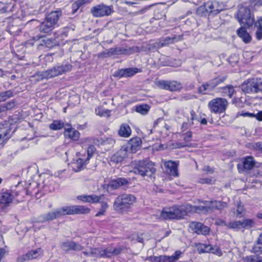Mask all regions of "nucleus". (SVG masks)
Masks as SVG:
<instances>
[{
	"label": "nucleus",
	"instance_id": "12",
	"mask_svg": "<svg viewBox=\"0 0 262 262\" xmlns=\"http://www.w3.org/2000/svg\"><path fill=\"white\" fill-rule=\"evenodd\" d=\"M160 216L164 220L180 219L177 206L164 208Z\"/></svg>",
	"mask_w": 262,
	"mask_h": 262
},
{
	"label": "nucleus",
	"instance_id": "2",
	"mask_svg": "<svg viewBox=\"0 0 262 262\" xmlns=\"http://www.w3.org/2000/svg\"><path fill=\"white\" fill-rule=\"evenodd\" d=\"M224 9V5L216 1H208L200 6L196 10V13L201 16L215 15Z\"/></svg>",
	"mask_w": 262,
	"mask_h": 262
},
{
	"label": "nucleus",
	"instance_id": "47",
	"mask_svg": "<svg viewBox=\"0 0 262 262\" xmlns=\"http://www.w3.org/2000/svg\"><path fill=\"white\" fill-rule=\"evenodd\" d=\"M252 174L256 177H262V164L254 167L252 171Z\"/></svg>",
	"mask_w": 262,
	"mask_h": 262
},
{
	"label": "nucleus",
	"instance_id": "46",
	"mask_svg": "<svg viewBox=\"0 0 262 262\" xmlns=\"http://www.w3.org/2000/svg\"><path fill=\"white\" fill-rule=\"evenodd\" d=\"M108 204L107 203L103 202L101 203V207L99 211L96 214V216H99L103 215L106 209L108 208Z\"/></svg>",
	"mask_w": 262,
	"mask_h": 262
},
{
	"label": "nucleus",
	"instance_id": "29",
	"mask_svg": "<svg viewBox=\"0 0 262 262\" xmlns=\"http://www.w3.org/2000/svg\"><path fill=\"white\" fill-rule=\"evenodd\" d=\"M132 129L126 123L122 124L118 130V135L120 137L128 138L131 135Z\"/></svg>",
	"mask_w": 262,
	"mask_h": 262
},
{
	"label": "nucleus",
	"instance_id": "18",
	"mask_svg": "<svg viewBox=\"0 0 262 262\" xmlns=\"http://www.w3.org/2000/svg\"><path fill=\"white\" fill-rule=\"evenodd\" d=\"M111 51H112V54L114 55H130L134 53L139 52L140 51V50L138 47L134 46L132 48L120 47L114 49H111Z\"/></svg>",
	"mask_w": 262,
	"mask_h": 262
},
{
	"label": "nucleus",
	"instance_id": "48",
	"mask_svg": "<svg viewBox=\"0 0 262 262\" xmlns=\"http://www.w3.org/2000/svg\"><path fill=\"white\" fill-rule=\"evenodd\" d=\"M72 241H66L63 242L61 245V248L66 251H69L72 250Z\"/></svg>",
	"mask_w": 262,
	"mask_h": 262
},
{
	"label": "nucleus",
	"instance_id": "1",
	"mask_svg": "<svg viewBox=\"0 0 262 262\" xmlns=\"http://www.w3.org/2000/svg\"><path fill=\"white\" fill-rule=\"evenodd\" d=\"M133 171L142 177H153L156 172L155 164L149 160H141L135 162Z\"/></svg>",
	"mask_w": 262,
	"mask_h": 262
},
{
	"label": "nucleus",
	"instance_id": "13",
	"mask_svg": "<svg viewBox=\"0 0 262 262\" xmlns=\"http://www.w3.org/2000/svg\"><path fill=\"white\" fill-rule=\"evenodd\" d=\"M182 252L180 250L176 251L174 254L171 256L160 255L150 258L155 262H176L180 257Z\"/></svg>",
	"mask_w": 262,
	"mask_h": 262
},
{
	"label": "nucleus",
	"instance_id": "9",
	"mask_svg": "<svg viewBox=\"0 0 262 262\" xmlns=\"http://www.w3.org/2000/svg\"><path fill=\"white\" fill-rule=\"evenodd\" d=\"M155 83L159 89L171 92L180 91L183 88L181 82L174 80L168 81L156 79L155 81Z\"/></svg>",
	"mask_w": 262,
	"mask_h": 262
},
{
	"label": "nucleus",
	"instance_id": "61",
	"mask_svg": "<svg viewBox=\"0 0 262 262\" xmlns=\"http://www.w3.org/2000/svg\"><path fill=\"white\" fill-rule=\"evenodd\" d=\"M81 6V3L75 2L72 5V13L75 14Z\"/></svg>",
	"mask_w": 262,
	"mask_h": 262
},
{
	"label": "nucleus",
	"instance_id": "11",
	"mask_svg": "<svg viewBox=\"0 0 262 262\" xmlns=\"http://www.w3.org/2000/svg\"><path fill=\"white\" fill-rule=\"evenodd\" d=\"M228 105V101L221 98L213 99L208 103V107L211 112L222 113L225 111Z\"/></svg>",
	"mask_w": 262,
	"mask_h": 262
},
{
	"label": "nucleus",
	"instance_id": "36",
	"mask_svg": "<svg viewBox=\"0 0 262 262\" xmlns=\"http://www.w3.org/2000/svg\"><path fill=\"white\" fill-rule=\"evenodd\" d=\"M206 203L210 207V213L211 212L213 209H220L223 207V204L220 201H206Z\"/></svg>",
	"mask_w": 262,
	"mask_h": 262
},
{
	"label": "nucleus",
	"instance_id": "63",
	"mask_svg": "<svg viewBox=\"0 0 262 262\" xmlns=\"http://www.w3.org/2000/svg\"><path fill=\"white\" fill-rule=\"evenodd\" d=\"M100 248H91L90 249V254L92 256H98L99 254H100Z\"/></svg>",
	"mask_w": 262,
	"mask_h": 262
},
{
	"label": "nucleus",
	"instance_id": "43",
	"mask_svg": "<svg viewBox=\"0 0 262 262\" xmlns=\"http://www.w3.org/2000/svg\"><path fill=\"white\" fill-rule=\"evenodd\" d=\"M15 106L14 101H10L6 104L0 105V112H5L7 110H11Z\"/></svg>",
	"mask_w": 262,
	"mask_h": 262
},
{
	"label": "nucleus",
	"instance_id": "24",
	"mask_svg": "<svg viewBox=\"0 0 262 262\" xmlns=\"http://www.w3.org/2000/svg\"><path fill=\"white\" fill-rule=\"evenodd\" d=\"M9 123L5 122V123L0 124V130L2 133L0 134V145H3L5 140H7L9 137H8V134L10 133V129L9 128Z\"/></svg>",
	"mask_w": 262,
	"mask_h": 262
},
{
	"label": "nucleus",
	"instance_id": "56",
	"mask_svg": "<svg viewBox=\"0 0 262 262\" xmlns=\"http://www.w3.org/2000/svg\"><path fill=\"white\" fill-rule=\"evenodd\" d=\"M83 249V247L80 244L72 241V250L81 251Z\"/></svg>",
	"mask_w": 262,
	"mask_h": 262
},
{
	"label": "nucleus",
	"instance_id": "27",
	"mask_svg": "<svg viewBox=\"0 0 262 262\" xmlns=\"http://www.w3.org/2000/svg\"><path fill=\"white\" fill-rule=\"evenodd\" d=\"M246 27L242 26L236 32L238 36L242 39V40L246 43H249L252 39V37L249 33L247 31Z\"/></svg>",
	"mask_w": 262,
	"mask_h": 262
},
{
	"label": "nucleus",
	"instance_id": "17",
	"mask_svg": "<svg viewBox=\"0 0 262 262\" xmlns=\"http://www.w3.org/2000/svg\"><path fill=\"white\" fill-rule=\"evenodd\" d=\"M190 228L198 234L206 235L209 233L210 229L203 223L192 222L189 224Z\"/></svg>",
	"mask_w": 262,
	"mask_h": 262
},
{
	"label": "nucleus",
	"instance_id": "28",
	"mask_svg": "<svg viewBox=\"0 0 262 262\" xmlns=\"http://www.w3.org/2000/svg\"><path fill=\"white\" fill-rule=\"evenodd\" d=\"M128 183V181L124 178H117L112 180L108 184V187L113 189H117L122 186H124Z\"/></svg>",
	"mask_w": 262,
	"mask_h": 262
},
{
	"label": "nucleus",
	"instance_id": "32",
	"mask_svg": "<svg viewBox=\"0 0 262 262\" xmlns=\"http://www.w3.org/2000/svg\"><path fill=\"white\" fill-rule=\"evenodd\" d=\"M13 199V195L8 192L2 193L0 195V203L9 205Z\"/></svg>",
	"mask_w": 262,
	"mask_h": 262
},
{
	"label": "nucleus",
	"instance_id": "8",
	"mask_svg": "<svg viewBox=\"0 0 262 262\" xmlns=\"http://www.w3.org/2000/svg\"><path fill=\"white\" fill-rule=\"evenodd\" d=\"M242 89L247 93L262 92V80L255 78L248 79L242 84Z\"/></svg>",
	"mask_w": 262,
	"mask_h": 262
},
{
	"label": "nucleus",
	"instance_id": "6",
	"mask_svg": "<svg viewBox=\"0 0 262 262\" xmlns=\"http://www.w3.org/2000/svg\"><path fill=\"white\" fill-rule=\"evenodd\" d=\"M72 67V66L70 64L57 66L54 67L52 69L40 72L39 75L42 79H48L61 75L68 71H70L71 70Z\"/></svg>",
	"mask_w": 262,
	"mask_h": 262
},
{
	"label": "nucleus",
	"instance_id": "34",
	"mask_svg": "<svg viewBox=\"0 0 262 262\" xmlns=\"http://www.w3.org/2000/svg\"><path fill=\"white\" fill-rule=\"evenodd\" d=\"M204 205L194 206V212L210 213V207L206 203V201L202 202Z\"/></svg>",
	"mask_w": 262,
	"mask_h": 262
},
{
	"label": "nucleus",
	"instance_id": "20",
	"mask_svg": "<svg viewBox=\"0 0 262 262\" xmlns=\"http://www.w3.org/2000/svg\"><path fill=\"white\" fill-rule=\"evenodd\" d=\"M178 165L179 162L177 161H165L164 162V166L166 172L170 176L178 177L179 174L178 170Z\"/></svg>",
	"mask_w": 262,
	"mask_h": 262
},
{
	"label": "nucleus",
	"instance_id": "59",
	"mask_svg": "<svg viewBox=\"0 0 262 262\" xmlns=\"http://www.w3.org/2000/svg\"><path fill=\"white\" fill-rule=\"evenodd\" d=\"M114 75V76L118 77L119 78L123 77H126L124 69H120V70L117 71L116 72H115Z\"/></svg>",
	"mask_w": 262,
	"mask_h": 262
},
{
	"label": "nucleus",
	"instance_id": "40",
	"mask_svg": "<svg viewBox=\"0 0 262 262\" xmlns=\"http://www.w3.org/2000/svg\"><path fill=\"white\" fill-rule=\"evenodd\" d=\"M13 96V92L11 90L3 92L0 93V102L4 101Z\"/></svg>",
	"mask_w": 262,
	"mask_h": 262
},
{
	"label": "nucleus",
	"instance_id": "15",
	"mask_svg": "<svg viewBox=\"0 0 262 262\" xmlns=\"http://www.w3.org/2000/svg\"><path fill=\"white\" fill-rule=\"evenodd\" d=\"M59 217L60 215L58 209L57 208L52 212H48L38 216L36 219V222L45 223L46 222L53 221Z\"/></svg>",
	"mask_w": 262,
	"mask_h": 262
},
{
	"label": "nucleus",
	"instance_id": "57",
	"mask_svg": "<svg viewBox=\"0 0 262 262\" xmlns=\"http://www.w3.org/2000/svg\"><path fill=\"white\" fill-rule=\"evenodd\" d=\"M192 136V132L190 131L187 132L183 135V140L186 142H189L191 141V138Z\"/></svg>",
	"mask_w": 262,
	"mask_h": 262
},
{
	"label": "nucleus",
	"instance_id": "53",
	"mask_svg": "<svg viewBox=\"0 0 262 262\" xmlns=\"http://www.w3.org/2000/svg\"><path fill=\"white\" fill-rule=\"evenodd\" d=\"M100 254H99L98 257H110V251H109V248L102 249L100 248Z\"/></svg>",
	"mask_w": 262,
	"mask_h": 262
},
{
	"label": "nucleus",
	"instance_id": "44",
	"mask_svg": "<svg viewBox=\"0 0 262 262\" xmlns=\"http://www.w3.org/2000/svg\"><path fill=\"white\" fill-rule=\"evenodd\" d=\"M43 42L45 46L48 48H52L57 45V41L55 39L52 38L43 40Z\"/></svg>",
	"mask_w": 262,
	"mask_h": 262
},
{
	"label": "nucleus",
	"instance_id": "16",
	"mask_svg": "<svg viewBox=\"0 0 262 262\" xmlns=\"http://www.w3.org/2000/svg\"><path fill=\"white\" fill-rule=\"evenodd\" d=\"M256 162L252 156H247L244 158L242 163L237 165L238 169L242 168L243 171H248L253 169L255 167Z\"/></svg>",
	"mask_w": 262,
	"mask_h": 262
},
{
	"label": "nucleus",
	"instance_id": "30",
	"mask_svg": "<svg viewBox=\"0 0 262 262\" xmlns=\"http://www.w3.org/2000/svg\"><path fill=\"white\" fill-rule=\"evenodd\" d=\"M254 27L256 28L255 36L258 40L262 39V17H257L256 20L254 23Z\"/></svg>",
	"mask_w": 262,
	"mask_h": 262
},
{
	"label": "nucleus",
	"instance_id": "25",
	"mask_svg": "<svg viewBox=\"0 0 262 262\" xmlns=\"http://www.w3.org/2000/svg\"><path fill=\"white\" fill-rule=\"evenodd\" d=\"M88 161V160H85V157L79 158L74 161L71 164V167L74 171L79 172L83 168Z\"/></svg>",
	"mask_w": 262,
	"mask_h": 262
},
{
	"label": "nucleus",
	"instance_id": "10",
	"mask_svg": "<svg viewBox=\"0 0 262 262\" xmlns=\"http://www.w3.org/2000/svg\"><path fill=\"white\" fill-rule=\"evenodd\" d=\"M114 12L113 6H107L100 4L93 7L91 12L93 16L96 17H101L109 16Z\"/></svg>",
	"mask_w": 262,
	"mask_h": 262
},
{
	"label": "nucleus",
	"instance_id": "58",
	"mask_svg": "<svg viewBox=\"0 0 262 262\" xmlns=\"http://www.w3.org/2000/svg\"><path fill=\"white\" fill-rule=\"evenodd\" d=\"M213 182L214 180L210 178H203L199 179V182L201 184H211Z\"/></svg>",
	"mask_w": 262,
	"mask_h": 262
},
{
	"label": "nucleus",
	"instance_id": "49",
	"mask_svg": "<svg viewBox=\"0 0 262 262\" xmlns=\"http://www.w3.org/2000/svg\"><path fill=\"white\" fill-rule=\"evenodd\" d=\"M96 151V148L93 145H89L87 149V157L85 158V160H88L90 159L93 156V154Z\"/></svg>",
	"mask_w": 262,
	"mask_h": 262
},
{
	"label": "nucleus",
	"instance_id": "50",
	"mask_svg": "<svg viewBox=\"0 0 262 262\" xmlns=\"http://www.w3.org/2000/svg\"><path fill=\"white\" fill-rule=\"evenodd\" d=\"M101 144L108 147L113 146L115 143V141L112 138H106L105 139H101Z\"/></svg>",
	"mask_w": 262,
	"mask_h": 262
},
{
	"label": "nucleus",
	"instance_id": "62",
	"mask_svg": "<svg viewBox=\"0 0 262 262\" xmlns=\"http://www.w3.org/2000/svg\"><path fill=\"white\" fill-rule=\"evenodd\" d=\"M208 82L209 84L210 90L213 89L215 87L219 85V82L217 81V80H216L215 78L210 80Z\"/></svg>",
	"mask_w": 262,
	"mask_h": 262
},
{
	"label": "nucleus",
	"instance_id": "22",
	"mask_svg": "<svg viewBox=\"0 0 262 262\" xmlns=\"http://www.w3.org/2000/svg\"><path fill=\"white\" fill-rule=\"evenodd\" d=\"M178 213L180 218L182 219L188 213L194 212V206L189 204H184L183 205L177 206Z\"/></svg>",
	"mask_w": 262,
	"mask_h": 262
},
{
	"label": "nucleus",
	"instance_id": "31",
	"mask_svg": "<svg viewBox=\"0 0 262 262\" xmlns=\"http://www.w3.org/2000/svg\"><path fill=\"white\" fill-rule=\"evenodd\" d=\"M129 144L130 150L133 152H135L141 148L142 140L139 137H135L130 139Z\"/></svg>",
	"mask_w": 262,
	"mask_h": 262
},
{
	"label": "nucleus",
	"instance_id": "45",
	"mask_svg": "<svg viewBox=\"0 0 262 262\" xmlns=\"http://www.w3.org/2000/svg\"><path fill=\"white\" fill-rule=\"evenodd\" d=\"M241 222L242 229L250 228L253 226V221L251 219L243 220Z\"/></svg>",
	"mask_w": 262,
	"mask_h": 262
},
{
	"label": "nucleus",
	"instance_id": "5",
	"mask_svg": "<svg viewBox=\"0 0 262 262\" xmlns=\"http://www.w3.org/2000/svg\"><path fill=\"white\" fill-rule=\"evenodd\" d=\"M136 201L133 194L123 193L118 196L114 203V208L116 211L125 210L129 208Z\"/></svg>",
	"mask_w": 262,
	"mask_h": 262
},
{
	"label": "nucleus",
	"instance_id": "35",
	"mask_svg": "<svg viewBox=\"0 0 262 262\" xmlns=\"http://www.w3.org/2000/svg\"><path fill=\"white\" fill-rule=\"evenodd\" d=\"M14 6V4L13 3L5 4L0 1V12L2 13L11 12Z\"/></svg>",
	"mask_w": 262,
	"mask_h": 262
},
{
	"label": "nucleus",
	"instance_id": "26",
	"mask_svg": "<svg viewBox=\"0 0 262 262\" xmlns=\"http://www.w3.org/2000/svg\"><path fill=\"white\" fill-rule=\"evenodd\" d=\"M127 154L126 150L121 149L111 157V162L114 164H117L121 162L124 158L126 157Z\"/></svg>",
	"mask_w": 262,
	"mask_h": 262
},
{
	"label": "nucleus",
	"instance_id": "14",
	"mask_svg": "<svg viewBox=\"0 0 262 262\" xmlns=\"http://www.w3.org/2000/svg\"><path fill=\"white\" fill-rule=\"evenodd\" d=\"M43 250L39 248L35 250H32L26 254L17 258V260L20 262H24L26 260H29L37 258L43 255Z\"/></svg>",
	"mask_w": 262,
	"mask_h": 262
},
{
	"label": "nucleus",
	"instance_id": "37",
	"mask_svg": "<svg viewBox=\"0 0 262 262\" xmlns=\"http://www.w3.org/2000/svg\"><path fill=\"white\" fill-rule=\"evenodd\" d=\"M64 126V123L61 120H54L49 125L51 129L54 130H59Z\"/></svg>",
	"mask_w": 262,
	"mask_h": 262
},
{
	"label": "nucleus",
	"instance_id": "21",
	"mask_svg": "<svg viewBox=\"0 0 262 262\" xmlns=\"http://www.w3.org/2000/svg\"><path fill=\"white\" fill-rule=\"evenodd\" d=\"M102 196V195L97 196L95 194H82L77 196V198L78 200L82 201L83 202L96 203L100 201Z\"/></svg>",
	"mask_w": 262,
	"mask_h": 262
},
{
	"label": "nucleus",
	"instance_id": "33",
	"mask_svg": "<svg viewBox=\"0 0 262 262\" xmlns=\"http://www.w3.org/2000/svg\"><path fill=\"white\" fill-rule=\"evenodd\" d=\"M196 246L199 253H209L212 249V245L210 244L199 243Z\"/></svg>",
	"mask_w": 262,
	"mask_h": 262
},
{
	"label": "nucleus",
	"instance_id": "38",
	"mask_svg": "<svg viewBox=\"0 0 262 262\" xmlns=\"http://www.w3.org/2000/svg\"><path fill=\"white\" fill-rule=\"evenodd\" d=\"M243 260L244 262H262V257L252 255L246 256Z\"/></svg>",
	"mask_w": 262,
	"mask_h": 262
},
{
	"label": "nucleus",
	"instance_id": "39",
	"mask_svg": "<svg viewBox=\"0 0 262 262\" xmlns=\"http://www.w3.org/2000/svg\"><path fill=\"white\" fill-rule=\"evenodd\" d=\"M150 107L148 105L144 104L138 105L136 107V111L142 115H146L149 110Z\"/></svg>",
	"mask_w": 262,
	"mask_h": 262
},
{
	"label": "nucleus",
	"instance_id": "60",
	"mask_svg": "<svg viewBox=\"0 0 262 262\" xmlns=\"http://www.w3.org/2000/svg\"><path fill=\"white\" fill-rule=\"evenodd\" d=\"M210 253L216 254L218 256L222 255V252L221 250L217 246L213 247L212 246V249H211Z\"/></svg>",
	"mask_w": 262,
	"mask_h": 262
},
{
	"label": "nucleus",
	"instance_id": "64",
	"mask_svg": "<svg viewBox=\"0 0 262 262\" xmlns=\"http://www.w3.org/2000/svg\"><path fill=\"white\" fill-rule=\"evenodd\" d=\"M207 90H211L210 89V85H209V84L208 82H207L206 83L203 84L199 88V90H200V92H204L205 91H206Z\"/></svg>",
	"mask_w": 262,
	"mask_h": 262
},
{
	"label": "nucleus",
	"instance_id": "52",
	"mask_svg": "<svg viewBox=\"0 0 262 262\" xmlns=\"http://www.w3.org/2000/svg\"><path fill=\"white\" fill-rule=\"evenodd\" d=\"M126 77H131L138 72L137 68H127L124 69Z\"/></svg>",
	"mask_w": 262,
	"mask_h": 262
},
{
	"label": "nucleus",
	"instance_id": "3",
	"mask_svg": "<svg viewBox=\"0 0 262 262\" xmlns=\"http://www.w3.org/2000/svg\"><path fill=\"white\" fill-rule=\"evenodd\" d=\"M234 17L240 24L243 25L247 28L250 29L253 26L254 16L250 9L247 7H239Z\"/></svg>",
	"mask_w": 262,
	"mask_h": 262
},
{
	"label": "nucleus",
	"instance_id": "51",
	"mask_svg": "<svg viewBox=\"0 0 262 262\" xmlns=\"http://www.w3.org/2000/svg\"><path fill=\"white\" fill-rule=\"evenodd\" d=\"M123 249L121 247H118L114 248H109L110 251V257L112 255H117L122 252Z\"/></svg>",
	"mask_w": 262,
	"mask_h": 262
},
{
	"label": "nucleus",
	"instance_id": "19",
	"mask_svg": "<svg viewBox=\"0 0 262 262\" xmlns=\"http://www.w3.org/2000/svg\"><path fill=\"white\" fill-rule=\"evenodd\" d=\"M182 39V36L181 35L177 36L174 35H172L171 37H166L160 40L159 42H156L155 47L161 48L178 42Z\"/></svg>",
	"mask_w": 262,
	"mask_h": 262
},
{
	"label": "nucleus",
	"instance_id": "54",
	"mask_svg": "<svg viewBox=\"0 0 262 262\" xmlns=\"http://www.w3.org/2000/svg\"><path fill=\"white\" fill-rule=\"evenodd\" d=\"M236 214L237 216L241 217L243 213L245 211L244 206L241 203H238L237 205Z\"/></svg>",
	"mask_w": 262,
	"mask_h": 262
},
{
	"label": "nucleus",
	"instance_id": "41",
	"mask_svg": "<svg viewBox=\"0 0 262 262\" xmlns=\"http://www.w3.org/2000/svg\"><path fill=\"white\" fill-rule=\"evenodd\" d=\"M252 251L254 253L262 254V242L257 239L253 247Z\"/></svg>",
	"mask_w": 262,
	"mask_h": 262
},
{
	"label": "nucleus",
	"instance_id": "23",
	"mask_svg": "<svg viewBox=\"0 0 262 262\" xmlns=\"http://www.w3.org/2000/svg\"><path fill=\"white\" fill-rule=\"evenodd\" d=\"M64 135L73 141H77L80 137V133L74 128L70 127L64 129Z\"/></svg>",
	"mask_w": 262,
	"mask_h": 262
},
{
	"label": "nucleus",
	"instance_id": "4",
	"mask_svg": "<svg viewBox=\"0 0 262 262\" xmlns=\"http://www.w3.org/2000/svg\"><path fill=\"white\" fill-rule=\"evenodd\" d=\"M60 10L52 11L45 18L43 22L40 24L39 29L40 32L49 33L53 30L57 24L59 18L61 16Z\"/></svg>",
	"mask_w": 262,
	"mask_h": 262
},
{
	"label": "nucleus",
	"instance_id": "7",
	"mask_svg": "<svg viewBox=\"0 0 262 262\" xmlns=\"http://www.w3.org/2000/svg\"><path fill=\"white\" fill-rule=\"evenodd\" d=\"M60 217L66 215H73L78 214H88L90 209L82 205H73L64 206L58 208Z\"/></svg>",
	"mask_w": 262,
	"mask_h": 262
},
{
	"label": "nucleus",
	"instance_id": "55",
	"mask_svg": "<svg viewBox=\"0 0 262 262\" xmlns=\"http://www.w3.org/2000/svg\"><path fill=\"white\" fill-rule=\"evenodd\" d=\"M230 228L237 230L242 229L241 221H234L232 223H230Z\"/></svg>",
	"mask_w": 262,
	"mask_h": 262
},
{
	"label": "nucleus",
	"instance_id": "42",
	"mask_svg": "<svg viewBox=\"0 0 262 262\" xmlns=\"http://www.w3.org/2000/svg\"><path fill=\"white\" fill-rule=\"evenodd\" d=\"M95 112L96 115L99 116H107L109 117L110 111L108 110L103 109L102 107H98L96 108Z\"/></svg>",
	"mask_w": 262,
	"mask_h": 262
}]
</instances>
